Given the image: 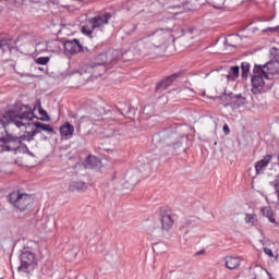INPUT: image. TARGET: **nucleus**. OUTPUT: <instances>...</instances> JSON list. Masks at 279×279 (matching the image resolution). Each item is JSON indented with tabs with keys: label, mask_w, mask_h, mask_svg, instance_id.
<instances>
[{
	"label": "nucleus",
	"mask_w": 279,
	"mask_h": 279,
	"mask_svg": "<svg viewBox=\"0 0 279 279\" xmlns=\"http://www.w3.org/2000/svg\"><path fill=\"white\" fill-rule=\"evenodd\" d=\"M9 118L13 119L16 130L31 129V131H27V136L31 141H34V137L37 136V134H43V132H46V134L50 136L56 135V130L51 124L40 121L33 122L36 116L28 105H19V113H12Z\"/></svg>",
	"instance_id": "f257e3e1"
},
{
	"label": "nucleus",
	"mask_w": 279,
	"mask_h": 279,
	"mask_svg": "<svg viewBox=\"0 0 279 279\" xmlns=\"http://www.w3.org/2000/svg\"><path fill=\"white\" fill-rule=\"evenodd\" d=\"M184 138H186V136L179 135L175 131L166 130L156 133L153 136V143L158 149H161L162 156H169L182 147V141H184Z\"/></svg>",
	"instance_id": "f03ea898"
},
{
	"label": "nucleus",
	"mask_w": 279,
	"mask_h": 279,
	"mask_svg": "<svg viewBox=\"0 0 279 279\" xmlns=\"http://www.w3.org/2000/svg\"><path fill=\"white\" fill-rule=\"evenodd\" d=\"M7 199L13 208L21 210V213H25V210H29L32 208V204H34V197L27 193H21L19 191H14L7 196Z\"/></svg>",
	"instance_id": "7ed1b4c3"
},
{
	"label": "nucleus",
	"mask_w": 279,
	"mask_h": 279,
	"mask_svg": "<svg viewBox=\"0 0 279 279\" xmlns=\"http://www.w3.org/2000/svg\"><path fill=\"white\" fill-rule=\"evenodd\" d=\"M12 114H19V105L12 110L0 113V145H3V140L9 133V130L16 128L14 119L10 118Z\"/></svg>",
	"instance_id": "20e7f679"
},
{
	"label": "nucleus",
	"mask_w": 279,
	"mask_h": 279,
	"mask_svg": "<svg viewBox=\"0 0 279 279\" xmlns=\"http://www.w3.org/2000/svg\"><path fill=\"white\" fill-rule=\"evenodd\" d=\"M27 141L31 143L32 138L27 135V131H24L23 135L14 136L10 133H7V136L3 138V144H0V147H3L4 151H16L21 147V143Z\"/></svg>",
	"instance_id": "39448f33"
},
{
	"label": "nucleus",
	"mask_w": 279,
	"mask_h": 279,
	"mask_svg": "<svg viewBox=\"0 0 279 279\" xmlns=\"http://www.w3.org/2000/svg\"><path fill=\"white\" fill-rule=\"evenodd\" d=\"M116 59H117L116 50H108L106 52H101L95 58L93 64H90L86 70H84V73H93V69H96V66H104V64H111V62H114Z\"/></svg>",
	"instance_id": "423d86ee"
},
{
	"label": "nucleus",
	"mask_w": 279,
	"mask_h": 279,
	"mask_svg": "<svg viewBox=\"0 0 279 279\" xmlns=\"http://www.w3.org/2000/svg\"><path fill=\"white\" fill-rule=\"evenodd\" d=\"M265 74H263V68H258V64H255L253 68V76L251 78L252 93L254 95H260L265 89Z\"/></svg>",
	"instance_id": "0eeeda50"
},
{
	"label": "nucleus",
	"mask_w": 279,
	"mask_h": 279,
	"mask_svg": "<svg viewBox=\"0 0 279 279\" xmlns=\"http://www.w3.org/2000/svg\"><path fill=\"white\" fill-rule=\"evenodd\" d=\"M21 266L19 269L23 271H29V269H34V265H36V255L32 251H24L20 255Z\"/></svg>",
	"instance_id": "6e6552de"
},
{
	"label": "nucleus",
	"mask_w": 279,
	"mask_h": 279,
	"mask_svg": "<svg viewBox=\"0 0 279 279\" xmlns=\"http://www.w3.org/2000/svg\"><path fill=\"white\" fill-rule=\"evenodd\" d=\"M257 69H262V73L266 80H271L272 75L278 74L279 62L278 61H269L265 64H257Z\"/></svg>",
	"instance_id": "1a4fd4ad"
},
{
	"label": "nucleus",
	"mask_w": 279,
	"mask_h": 279,
	"mask_svg": "<svg viewBox=\"0 0 279 279\" xmlns=\"http://www.w3.org/2000/svg\"><path fill=\"white\" fill-rule=\"evenodd\" d=\"M65 53L69 56H75V53H81V51H88V48H84L78 39L68 40L63 45Z\"/></svg>",
	"instance_id": "9d476101"
},
{
	"label": "nucleus",
	"mask_w": 279,
	"mask_h": 279,
	"mask_svg": "<svg viewBox=\"0 0 279 279\" xmlns=\"http://www.w3.org/2000/svg\"><path fill=\"white\" fill-rule=\"evenodd\" d=\"M160 226L161 230L169 231L173 228V215L171 210L161 209L160 211Z\"/></svg>",
	"instance_id": "9b49d317"
},
{
	"label": "nucleus",
	"mask_w": 279,
	"mask_h": 279,
	"mask_svg": "<svg viewBox=\"0 0 279 279\" xmlns=\"http://www.w3.org/2000/svg\"><path fill=\"white\" fill-rule=\"evenodd\" d=\"M111 19H112L111 13H105L102 15L92 17L89 20V23H90L93 29H97L99 27H104L105 25H108V23H110Z\"/></svg>",
	"instance_id": "f8f14e48"
},
{
	"label": "nucleus",
	"mask_w": 279,
	"mask_h": 279,
	"mask_svg": "<svg viewBox=\"0 0 279 279\" xmlns=\"http://www.w3.org/2000/svg\"><path fill=\"white\" fill-rule=\"evenodd\" d=\"M182 75H184V72L180 71L177 72L166 78H163L157 86H156V92L157 93H162V84H166V86H171V84H173V82H175V80H178L179 77H182Z\"/></svg>",
	"instance_id": "ddd939ff"
},
{
	"label": "nucleus",
	"mask_w": 279,
	"mask_h": 279,
	"mask_svg": "<svg viewBox=\"0 0 279 279\" xmlns=\"http://www.w3.org/2000/svg\"><path fill=\"white\" fill-rule=\"evenodd\" d=\"M59 132L61 136L65 138H71L73 133L75 132V126L71 125L70 122H65L63 125L60 126Z\"/></svg>",
	"instance_id": "4468645a"
},
{
	"label": "nucleus",
	"mask_w": 279,
	"mask_h": 279,
	"mask_svg": "<svg viewBox=\"0 0 279 279\" xmlns=\"http://www.w3.org/2000/svg\"><path fill=\"white\" fill-rule=\"evenodd\" d=\"M271 155H267L265 158L255 163V171L257 175L263 173V169H266V167L271 162Z\"/></svg>",
	"instance_id": "2eb2a0df"
},
{
	"label": "nucleus",
	"mask_w": 279,
	"mask_h": 279,
	"mask_svg": "<svg viewBox=\"0 0 279 279\" xmlns=\"http://www.w3.org/2000/svg\"><path fill=\"white\" fill-rule=\"evenodd\" d=\"M225 263L228 269H236L241 266V257L227 256Z\"/></svg>",
	"instance_id": "dca6fc26"
},
{
	"label": "nucleus",
	"mask_w": 279,
	"mask_h": 279,
	"mask_svg": "<svg viewBox=\"0 0 279 279\" xmlns=\"http://www.w3.org/2000/svg\"><path fill=\"white\" fill-rule=\"evenodd\" d=\"M169 32V28H157L155 32L148 35V38H157V43H162L165 40V35Z\"/></svg>",
	"instance_id": "f3484780"
},
{
	"label": "nucleus",
	"mask_w": 279,
	"mask_h": 279,
	"mask_svg": "<svg viewBox=\"0 0 279 279\" xmlns=\"http://www.w3.org/2000/svg\"><path fill=\"white\" fill-rule=\"evenodd\" d=\"M85 168L86 169H95V167L99 166V158L89 155L85 161H84Z\"/></svg>",
	"instance_id": "a211bd4d"
},
{
	"label": "nucleus",
	"mask_w": 279,
	"mask_h": 279,
	"mask_svg": "<svg viewBox=\"0 0 279 279\" xmlns=\"http://www.w3.org/2000/svg\"><path fill=\"white\" fill-rule=\"evenodd\" d=\"M262 213L270 223H275V226H278V222L276 221V217H274V209H271V207L262 208Z\"/></svg>",
	"instance_id": "6ab92c4d"
},
{
	"label": "nucleus",
	"mask_w": 279,
	"mask_h": 279,
	"mask_svg": "<svg viewBox=\"0 0 279 279\" xmlns=\"http://www.w3.org/2000/svg\"><path fill=\"white\" fill-rule=\"evenodd\" d=\"M239 40H241V37H239V35H229L225 40V45L226 47L236 48V46L239 45Z\"/></svg>",
	"instance_id": "aec40b11"
},
{
	"label": "nucleus",
	"mask_w": 279,
	"mask_h": 279,
	"mask_svg": "<svg viewBox=\"0 0 279 279\" xmlns=\"http://www.w3.org/2000/svg\"><path fill=\"white\" fill-rule=\"evenodd\" d=\"M138 169L141 173H144V175H149L151 173V163L140 161Z\"/></svg>",
	"instance_id": "412c9836"
},
{
	"label": "nucleus",
	"mask_w": 279,
	"mask_h": 279,
	"mask_svg": "<svg viewBox=\"0 0 279 279\" xmlns=\"http://www.w3.org/2000/svg\"><path fill=\"white\" fill-rule=\"evenodd\" d=\"M239 73H240V68L238 65L231 66L229 75H227V78L230 82H234V80L239 77Z\"/></svg>",
	"instance_id": "4be33fe9"
},
{
	"label": "nucleus",
	"mask_w": 279,
	"mask_h": 279,
	"mask_svg": "<svg viewBox=\"0 0 279 279\" xmlns=\"http://www.w3.org/2000/svg\"><path fill=\"white\" fill-rule=\"evenodd\" d=\"M12 44V39L4 37L2 39H0V49L4 52L8 51V49H10V45Z\"/></svg>",
	"instance_id": "5701e85b"
},
{
	"label": "nucleus",
	"mask_w": 279,
	"mask_h": 279,
	"mask_svg": "<svg viewBox=\"0 0 279 279\" xmlns=\"http://www.w3.org/2000/svg\"><path fill=\"white\" fill-rule=\"evenodd\" d=\"M82 189H84V183L82 182L73 181L69 185V191H72V192L82 191Z\"/></svg>",
	"instance_id": "b1692460"
},
{
	"label": "nucleus",
	"mask_w": 279,
	"mask_h": 279,
	"mask_svg": "<svg viewBox=\"0 0 279 279\" xmlns=\"http://www.w3.org/2000/svg\"><path fill=\"white\" fill-rule=\"evenodd\" d=\"M272 186L275 189V195L278 197L276 202V208L279 210V177L272 182Z\"/></svg>",
	"instance_id": "393cba45"
},
{
	"label": "nucleus",
	"mask_w": 279,
	"mask_h": 279,
	"mask_svg": "<svg viewBox=\"0 0 279 279\" xmlns=\"http://www.w3.org/2000/svg\"><path fill=\"white\" fill-rule=\"evenodd\" d=\"M242 80H247V73H250V63L242 62Z\"/></svg>",
	"instance_id": "a878e982"
},
{
	"label": "nucleus",
	"mask_w": 279,
	"mask_h": 279,
	"mask_svg": "<svg viewBox=\"0 0 279 279\" xmlns=\"http://www.w3.org/2000/svg\"><path fill=\"white\" fill-rule=\"evenodd\" d=\"M39 114L41 116L39 118V121H46V122L51 121V118L49 117V114L47 113V111L45 109L39 108Z\"/></svg>",
	"instance_id": "bb28decb"
},
{
	"label": "nucleus",
	"mask_w": 279,
	"mask_h": 279,
	"mask_svg": "<svg viewBox=\"0 0 279 279\" xmlns=\"http://www.w3.org/2000/svg\"><path fill=\"white\" fill-rule=\"evenodd\" d=\"M245 222L250 223V226H254V223H256V215H254V214H246Z\"/></svg>",
	"instance_id": "cd10ccee"
},
{
	"label": "nucleus",
	"mask_w": 279,
	"mask_h": 279,
	"mask_svg": "<svg viewBox=\"0 0 279 279\" xmlns=\"http://www.w3.org/2000/svg\"><path fill=\"white\" fill-rule=\"evenodd\" d=\"M36 62H37V64H41V65L48 64L49 57H39V58H37Z\"/></svg>",
	"instance_id": "c85d7f7f"
},
{
	"label": "nucleus",
	"mask_w": 279,
	"mask_h": 279,
	"mask_svg": "<svg viewBox=\"0 0 279 279\" xmlns=\"http://www.w3.org/2000/svg\"><path fill=\"white\" fill-rule=\"evenodd\" d=\"M82 33L85 35V36H90V34H93V31L90 28H88L87 26H83L82 27Z\"/></svg>",
	"instance_id": "c756f323"
},
{
	"label": "nucleus",
	"mask_w": 279,
	"mask_h": 279,
	"mask_svg": "<svg viewBox=\"0 0 279 279\" xmlns=\"http://www.w3.org/2000/svg\"><path fill=\"white\" fill-rule=\"evenodd\" d=\"M264 254H266V256H269V258H274V252L271 251V248H264Z\"/></svg>",
	"instance_id": "7c9ffc66"
},
{
	"label": "nucleus",
	"mask_w": 279,
	"mask_h": 279,
	"mask_svg": "<svg viewBox=\"0 0 279 279\" xmlns=\"http://www.w3.org/2000/svg\"><path fill=\"white\" fill-rule=\"evenodd\" d=\"M222 131L225 132L226 135L230 134V126H228V124H225L222 126Z\"/></svg>",
	"instance_id": "2f4dec72"
},
{
	"label": "nucleus",
	"mask_w": 279,
	"mask_h": 279,
	"mask_svg": "<svg viewBox=\"0 0 279 279\" xmlns=\"http://www.w3.org/2000/svg\"><path fill=\"white\" fill-rule=\"evenodd\" d=\"M149 226H153V230H156V229L160 228V225L156 223L155 221H150Z\"/></svg>",
	"instance_id": "473e14b6"
},
{
	"label": "nucleus",
	"mask_w": 279,
	"mask_h": 279,
	"mask_svg": "<svg viewBox=\"0 0 279 279\" xmlns=\"http://www.w3.org/2000/svg\"><path fill=\"white\" fill-rule=\"evenodd\" d=\"M205 250H201L198 252L195 253V256H202V254H205Z\"/></svg>",
	"instance_id": "72a5a7b5"
},
{
	"label": "nucleus",
	"mask_w": 279,
	"mask_h": 279,
	"mask_svg": "<svg viewBox=\"0 0 279 279\" xmlns=\"http://www.w3.org/2000/svg\"><path fill=\"white\" fill-rule=\"evenodd\" d=\"M169 87L167 86V84L165 83V84H162L161 85V93H162V90H167Z\"/></svg>",
	"instance_id": "f704fd0d"
},
{
	"label": "nucleus",
	"mask_w": 279,
	"mask_h": 279,
	"mask_svg": "<svg viewBox=\"0 0 279 279\" xmlns=\"http://www.w3.org/2000/svg\"><path fill=\"white\" fill-rule=\"evenodd\" d=\"M41 141H49V137L43 135V136H41Z\"/></svg>",
	"instance_id": "c9c22d12"
},
{
	"label": "nucleus",
	"mask_w": 279,
	"mask_h": 279,
	"mask_svg": "<svg viewBox=\"0 0 279 279\" xmlns=\"http://www.w3.org/2000/svg\"><path fill=\"white\" fill-rule=\"evenodd\" d=\"M235 98H236V99H242L243 96H242L241 94H239V95H235Z\"/></svg>",
	"instance_id": "e433bc0d"
},
{
	"label": "nucleus",
	"mask_w": 279,
	"mask_h": 279,
	"mask_svg": "<svg viewBox=\"0 0 279 279\" xmlns=\"http://www.w3.org/2000/svg\"><path fill=\"white\" fill-rule=\"evenodd\" d=\"M147 231L148 232H154V230L151 228H148Z\"/></svg>",
	"instance_id": "4c0bfd02"
},
{
	"label": "nucleus",
	"mask_w": 279,
	"mask_h": 279,
	"mask_svg": "<svg viewBox=\"0 0 279 279\" xmlns=\"http://www.w3.org/2000/svg\"><path fill=\"white\" fill-rule=\"evenodd\" d=\"M34 110H36V108H33L32 111H33V114H34Z\"/></svg>",
	"instance_id": "58836bf2"
},
{
	"label": "nucleus",
	"mask_w": 279,
	"mask_h": 279,
	"mask_svg": "<svg viewBox=\"0 0 279 279\" xmlns=\"http://www.w3.org/2000/svg\"><path fill=\"white\" fill-rule=\"evenodd\" d=\"M71 117H72L73 119H75V114H72Z\"/></svg>",
	"instance_id": "ea45409f"
},
{
	"label": "nucleus",
	"mask_w": 279,
	"mask_h": 279,
	"mask_svg": "<svg viewBox=\"0 0 279 279\" xmlns=\"http://www.w3.org/2000/svg\"><path fill=\"white\" fill-rule=\"evenodd\" d=\"M29 154V156H34L32 153H28Z\"/></svg>",
	"instance_id": "a19ab883"
}]
</instances>
